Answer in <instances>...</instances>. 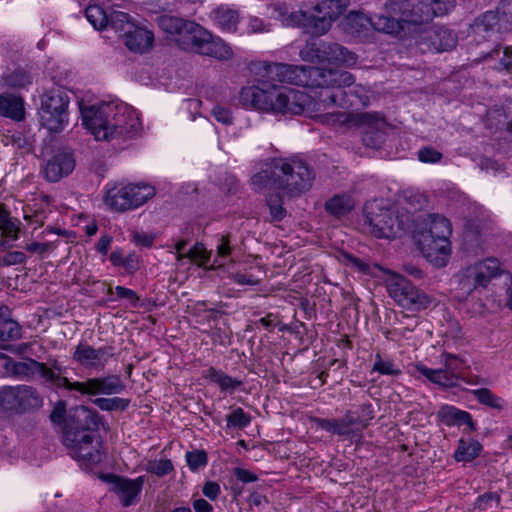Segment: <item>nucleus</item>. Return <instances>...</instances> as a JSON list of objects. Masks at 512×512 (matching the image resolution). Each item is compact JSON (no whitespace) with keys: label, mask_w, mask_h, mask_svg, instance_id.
I'll list each match as a JSON object with an SVG mask.
<instances>
[{"label":"nucleus","mask_w":512,"mask_h":512,"mask_svg":"<svg viewBox=\"0 0 512 512\" xmlns=\"http://www.w3.org/2000/svg\"><path fill=\"white\" fill-rule=\"evenodd\" d=\"M374 418V410L371 403H363L358 410L352 412L353 425L366 428L370 420Z\"/></svg>","instance_id":"obj_51"},{"label":"nucleus","mask_w":512,"mask_h":512,"mask_svg":"<svg viewBox=\"0 0 512 512\" xmlns=\"http://www.w3.org/2000/svg\"><path fill=\"white\" fill-rule=\"evenodd\" d=\"M4 82L11 88H23L31 83V76L23 69H15L4 76Z\"/></svg>","instance_id":"obj_48"},{"label":"nucleus","mask_w":512,"mask_h":512,"mask_svg":"<svg viewBox=\"0 0 512 512\" xmlns=\"http://www.w3.org/2000/svg\"><path fill=\"white\" fill-rule=\"evenodd\" d=\"M115 293L118 299L126 300L131 307H138L140 298L134 290L124 286H116Z\"/></svg>","instance_id":"obj_55"},{"label":"nucleus","mask_w":512,"mask_h":512,"mask_svg":"<svg viewBox=\"0 0 512 512\" xmlns=\"http://www.w3.org/2000/svg\"><path fill=\"white\" fill-rule=\"evenodd\" d=\"M264 69V76L269 81L304 86L311 89L322 90L325 84L336 81L333 77H338L342 82L350 81V75L331 73L329 69L313 66L268 63L265 64Z\"/></svg>","instance_id":"obj_5"},{"label":"nucleus","mask_w":512,"mask_h":512,"mask_svg":"<svg viewBox=\"0 0 512 512\" xmlns=\"http://www.w3.org/2000/svg\"><path fill=\"white\" fill-rule=\"evenodd\" d=\"M38 367V374L42 379V383L55 391L65 389L68 391H76V385L79 381L71 382L65 376L67 368L63 366L57 359L49 358L47 363L35 364Z\"/></svg>","instance_id":"obj_20"},{"label":"nucleus","mask_w":512,"mask_h":512,"mask_svg":"<svg viewBox=\"0 0 512 512\" xmlns=\"http://www.w3.org/2000/svg\"><path fill=\"white\" fill-rule=\"evenodd\" d=\"M93 403L103 411H125L130 405V400L120 397L96 398Z\"/></svg>","instance_id":"obj_45"},{"label":"nucleus","mask_w":512,"mask_h":512,"mask_svg":"<svg viewBox=\"0 0 512 512\" xmlns=\"http://www.w3.org/2000/svg\"><path fill=\"white\" fill-rule=\"evenodd\" d=\"M66 416V404L63 401L56 403L54 409L50 414V420L55 424H61L64 422Z\"/></svg>","instance_id":"obj_63"},{"label":"nucleus","mask_w":512,"mask_h":512,"mask_svg":"<svg viewBox=\"0 0 512 512\" xmlns=\"http://www.w3.org/2000/svg\"><path fill=\"white\" fill-rule=\"evenodd\" d=\"M208 39L205 40L200 49V54L209 56L220 61L228 60L232 57L231 47L221 38L213 36L208 32Z\"/></svg>","instance_id":"obj_29"},{"label":"nucleus","mask_w":512,"mask_h":512,"mask_svg":"<svg viewBox=\"0 0 512 512\" xmlns=\"http://www.w3.org/2000/svg\"><path fill=\"white\" fill-rule=\"evenodd\" d=\"M438 420L446 426H461L466 424L470 431L476 430V423L470 413L452 405H442L437 412Z\"/></svg>","instance_id":"obj_27"},{"label":"nucleus","mask_w":512,"mask_h":512,"mask_svg":"<svg viewBox=\"0 0 512 512\" xmlns=\"http://www.w3.org/2000/svg\"><path fill=\"white\" fill-rule=\"evenodd\" d=\"M44 398L39 390L27 384L0 387V418H11L39 411Z\"/></svg>","instance_id":"obj_6"},{"label":"nucleus","mask_w":512,"mask_h":512,"mask_svg":"<svg viewBox=\"0 0 512 512\" xmlns=\"http://www.w3.org/2000/svg\"><path fill=\"white\" fill-rule=\"evenodd\" d=\"M27 260L25 253L21 251L8 252L3 257H0V265L12 266L18 264H24Z\"/></svg>","instance_id":"obj_57"},{"label":"nucleus","mask_w":512,"mask_h":512,"mask_svg":"<svg viewBox=\"0 0 512 512\" xmlns=\"http://www.w3.org/2000/svg\"><path fill=\"white\" fill-rule=\"evenodd\" d=\"M372 372L390 376H398L401 374V370L395 365L393 360L383 359L379 353L375 355Z\"/></svg>","instance_id":"obj_47"},{"label":"nucleus","mask_w":512,"mask_h":512,"mask_svg":"<svg viewBox=\"0 0 512 512\" xmlns=\"http://www.w3.org/2000/svg\"><path fill=\"white\" fill-rule=\"evenodd\" d=\"M269 207L271 221H281L285 218L287 212L283 207V200L279 194H270L266 198Z\"/></svg>","instance_id":"obj_46"},{"label":"nucleus","mask_w":512,"mask_h":512,"mask_svg":"<svg viewBox=\"0 0 512 512\" xmlns=\"http://www.w3.org/2000/svg\"><path fill=\"white\" fill-rule=\"evenodd\" d=\"M314 178L313 168L299 157H279L270 159L265 169L254 174L251 184L256 190L270 186L295 197L307 192Z\"/></svg>","instance_id":"obj_2"},{"label":"nucleus","mask_w":512,"mask_h":512,"mask_svg":"<svg viewBox=\"0 0 512 512\" xmlns=\"http://www.w3.org/2000/svg\"><path fill=\"white\" fill-rule=\"evenodd\" d=\"M98 426V413L86 406H79L72 411L64 428V445L73 458L86 465L98 464L103 459Z\"/></svg>","instance_id":"obj_3"},{"label":"nucleus","mask_w":512,"mask_h":512,"mask_svg":"<svg viewBox=\"0 0 512 512\" xmlns=\"http://www.w3.org/2000/svg\"><path fill=\"white\" fill-rule=\"evenodd\" d=\"M35 364H41V362L32 358H28L26 362H18L12 359V361L4 363V368L13 376L30 378L38 373V367Z\"/></svg>","instance_id":"obj_37"},{"label":"nucleus","mask_w":512,"mask_h":512,"mask_svg":"<svg viewBox=\"0 0 512 512\" xmlns=\"http://www.w3.org/2000/svg\"><path fill=\"white\" fill-rule=\"evenodd\" d=\"M227 428L244 429L251 422V417L242 408H235L226 416Z\"/></svg>","instance_id":"obj_49"},{"label":"nucleus","mask_w":512,"mask_h":512,"mask_svg":"<svg viewBox=\"0 0 512 512\" xmlns=\"http://www.w3.org/2000/svg\"><path fill=\"white\" fill-rule=\"evenodd\" d=\"M70 98L68 93L61 87H54L41 96L39 110L40 120L43 127L50 132H60L68 121L67 109Z\"/></svg>","instance_id":"obj_11"},{"label":"nucleus","mask_w":512,"mask_h":512,"mask_svg":"<svg viewBox=\"0 0 512 512\" xmlns=\"http://www.w3.org/2000/svg\"><path fill=\"white\" fill-rule=\"evenodd\" d=\"M387 278L385 286L389 296L397 305L410 312H418L428 308L431 299L424 292L414 286L403 275L394 271H385Z\"/></svg>","instance_id":"obj_9"},{"label":"nucleus","mask_w":512,"mask_h":512,"mask_svg":"<svg viewBox=\"0 0 512 512\" xmlns=\"http://www.w3.org/2000/svg\"><path fill=\"white\" fill-rule=\"evenodd\" d=\"M329 72L350 75V81L342 82L338 77H334L336 81L325 84L324 88L319 90V104L323 105V110L332 107L350 109L367 105L369 98L362 93L361 87L349 91L344 90L345 87H350L355 81L350 72L338 69H329Z\"/></svg>","instance_id":"obj_8"},{"label":"nucleus","mask_w":512,"mask_h":512,"mask_svg":"<svg viewBox=\"0 0 512 512\" xmlns=\"http://www.w3.org/2000/svg\"><path fill=\"white\" fill-rule=\"evenodd\" d=\"M0 232L2 238L17 240L20 228L16 221L10 217V213L0 206Z\"/></svg>","instance_id":"obj_42"},{"label":"nucleus","mask_w":512,"mask_h":512,"mask_svg":"<svg viewBox=\"0 0 512 512\" xmlns=\"http://www.w3.org/2000/svg\"><path fill=\"white\" fill-rule=\"evenodd\" d=\"M208 38L206 29L193 21H189L181 36L177 39V45L184 51L200 54L201 46Z\"/></svg>","instance_id":"obj_24"},{"label":"nucleus","mask_w":512,"mask_h":512,"mask_svg":"<svg viewBox=\"0 0 512 512\" xmlns=\"http://www.w3.org/2000/svg\"><path fill=\"white\" fill-rule=\"evenodd\" d=\"M186 258H189L192 261H199L204 264L207 260L206 250L203 244L196 243L189 251L186 253Z\"/></svg>","instance_id":"obj_60"},{"label":"nucleus","mask_w":512,"mask_h":512,"mask_svg":"<svg viewBox=\"0 0 512 512\" xmlns=\"http://www.w3.org/2000/svg\"><path fill=\"white\" fill-rule=\"evenodd\" d=\"M348 0H324L317 4L314 8L316 12L321 13L327 20L333 23L347 9Z\"/></svg>","instance_id":"obj_35"},{"label":"nucleus","mask_w":512,"mask_h":512,"mask_svg":"<svg viewBox=\"0 0 512 512\" xmlns=\"http://www.w3.org/2000/svg\"><path fill=\"white\" fill-rule=\"evenodd\" d=\"M22 333V326L16 320L0 322V343L20 340Z\"/></svg>","instance_id":"obj_43"},{"label":"nucleus","mask_w":512,"mask_h":512,"mask_svg":"<svg viewBox=\"0 0 512 512\" xmlns=\"http://www.w3.org/2000/svg\"><path fill=\"white\" fill-rule=\"evenodd\" d=\"M378 121V118L371 113H361L356 115V122L360 125L367 126L363 132L362 141L363 144L370 148H379L383 141V133L379 130L374 129V124Z\"/></svg>","instance_id":"obj_28"},{"label":"nucleus","mask_w":512,"mask_h":512,"mask_svg":"<svg viewBox=\"0 0 512 512\" xmlns=\"http://www.w3.org/2000/svg\"><path fill=\"white\" fill-rule=\"evenodd\" d=\"M481 451L482 445L478 441L473 440L467 443L465 440L460 439L453 457L457 462H470L478 457Z\"/></svg>","instance_id":"obj_39"},{"label":"nucleus","mask_w":512,"mask_h":512,"mask_svg":"<svg viewBox=\"0 0 512 512\" xmlns=\"http://www.w3.org/2000/svg\"><path fill=\"white\" fill-rule=\"evenodd\" d=\"M365 223L370 232L377 238H392L396 236L398 219L394 212L382 206L377 201L367 202L364 206Z\"/></svg>","instance_id":"obj_15"},{"label":"nucleus","mask_w":512,"mask_h":512,"mask_svg":"<svg viewBox=\"0 0 512 512\" xmlns=\"http://www.w3.org/2000/svg\"><path fill=\"white\" fill-rule=\"evenodd\" d=\"M202 492L210 500H216L221 493L220 485L217 482L208 481L204 484Z\"/></svg>","instance_id":"obj_64"},{"label":"nucleus","mask_w":512,"mask_h":512,"mask_svg":"<svg viewBox=\"0 0 512 512\" xmlns=\"http://www.w3.org/2000/svg\"><path fill=\"white\" fill-rule=\"evenodd\" d=\"M134 22L130 15L123 11L113 10L108 15L107 28L110 27L120 36H124L130 29H133Z\"/></svg>","instance_id":"obj_36"},{"label":"nucleus","mask_w":512,"mask_h":512,"mask_svg":"<svg viewBox=\"0 0 512 512\" xmlns=\"http://www.w3.org/2000/svg\"><path fill=\"white\" fill-rule=\"evenodd\" d=\"M83 125L96 140L128 139L141 128L136 112L124 103L108 102L99 106H82Z\"/></svg>","instance_id":"obj_1"},{"label":"nucleus","mask_w":512,"mask_h":512,"mask_svg":"<svg viewBox=\"0 0 512 512\" xmlns=\"http://www.w3.org/2000/svg\"><path fill=\"white\" fill-rule=\"evenodd\" d=\"M87 20L96 30L107 28L108 15L101 7L90 5L85 10Z\"/></svg>","instance_id":"obj_44"},{"label":"nucleus","mask_w":512,"mask_h":512,"mask_svg":"<svg viewBox=\"0 0 512 512\" xmlns=\"http://www.w3.org/2000/svg\"><path fill=\"white\" fill-rule=\"evenodd\" d=\"M188 22L189 20L167 14L161 15L157 18L159 28L166 34L170 35L176 43Z\"/></svg>","instance_id":"obj_33"},{"label":"nucleus","mask_w":512,"mask_h":512,"mask_svg":"<svg viewBox=\"0 0 512 512\" xmlns=\"http://www.w3.org/2000/svg\"><path fill=\"white\" fill-rule=\"evenodd\" d=\"M0 117L9 118L14 121H22L25 118V107L23 98L15 93H0Z\"/></svg>","instance_id":"obj_26"},{"label":"nucleus","mask_w":512,"mask_h":512,"mask_svg":"<svg viewBox=\"0 0 512 512\" xmlns=\"http://www.w3.org/2000/svg\"><path fill=\"white\" fill-rule=\"evenodd\" d=\"M173 470V464L169 459L152 460L147 464V471L159 477H163Z\"/></svg>","instance_id":"obj_52"},{"label":"nucleus","mask_w":512,"mask_h":512,"mask_svg":"<svg viewBox=\"0 0 512 512\" xmlns=\"http://www.w3.org/2000/svg\"><path fill=\"white\" fill-rule=\"evenodd\" d=\"M301 17L302 24L308 28L312 35H323L328 32L332 25L330 20H327L321 13L316 12L315 9L310 15L301 13Z\"/></svg>","instance_id":"obj_34"},{"label":"nucleus","mask_w":512,"mask_h":512,"mask_svg":"<svg viewBox=\"0 0 512 512\" xmlns=\"http://www.w3.org/2000/svg\"><path fill=\"white\" fill-rule=\"evenodd\" d=\"M441 363L446 373L452 378V381L457 385L460 370L465 365V360L459 355L449 352H443L440 356Z\"/></svg>","instance_id":"obj_41"},{"label":"nucleus","mask_w":512,"mask_h":512,"mask_svg":"<svg viewBox=\"0 0 512 512\" xmlns=\"http://www.w3.org/2000/svg\"><path fill=\"white\" fill-rule=\"evenodd\" d=\"M450 221L439 214H429L423 230L416 234L420 250L427 258H438L450 253Z\"/></svg>","instance_id":"obj_7"},{"label":"nucleus","mask_w":512,"mask_h":512,"mask_svg":"<svg viewBox=\"0 0 512 512\" xmlns=\"http://www.w3.org/2000/svg\"><path fill=\"white\" fill-rule=\"evenodd\" d=\"M186 461L192 471L207 465V454L204 450H193L186 453Z\"/></svg>","instance_id":"obj_53"},{"label":"nucleus","mask_w":512,"mask_h":512,"mask_svg":"<svg viewBox=\"0 0 512 512\" xmlns=\"http://www.w3.org/2000/svg\"><path fill=\"white\" fill-rule=\"evenodd\" d=\"M416 370L430 382L442 387H454L455 383L452 378L446 373L444 368L431 369L423 364L416 365Z\"/></svg>","instance_id":"obj_40"},{"label":"nucleus","mask_w":512,"mask_h":512,"mask_svg":"<svg viewBox=\"0 0 512 512\" xmlns=\"http://www.w3.org/2000/svg\"><path fill=\"white\" fill-rule=\"evenodd\" d=\"M416 44L423 53L446 52L455 48L457 35L444 26H432L420 32Z\"/></svg>","instance_id":"obj_16"},{"label":"nucleus","mask_w":512,"mask_h":512,"mask_svg":"<svg viewBox=\"0 0 512 512\" xmlns=\"http://www.w3.org/2000/svg\"><path fill=\"white\" fill-rule=\"evenodd\" d=\"M75 387L77 392L88 396L118 394L125 389V385L118 375L88 378L84 382H79Z\"/></svg>","instance_id":"obj_22"},{"label":"nucleus","mask_w":512,"mask_h":512,"mask_svg":"<svg viewBox=\"0 0 512 512\" xmlns=\"http://www.w3.org/2000/svg\"><path fill=\"white\" fill-rule=\"evenodd\" d=\"M318 426L340 436L349 435L353 426L352 412L348 411L341 419H317Z\"/></svg>","instance_id":"obj_31"},{"label":"nucleus","mask_w":512,"mask_h":512,"mask_svg":"<svg viewBox=\"0 0 512 512\" xmlns=\"http://www.w3.org/2000/svg\"><path fill=\"white\" fill-rule=\"evenodd\" d=\"M443 155L433 147L426 146L418 151V159L423 163H438Z\"/></svg>","instance_id":"obj_56"},{"label":"nucleus","mask_w":512,"mask_h":512,"mask_svg":"<svg viewBox=\"0 0 512 512\" xmlns=\"http://www.w3.org/2000/svg\"><path fill=\"white\" fill-rule=\"evenodd\" d=\"M495 25L500 31H512V0H500L495 11H487L477 18L474 30L480 34L493 30Z\"/></svg>","instance_id":"obj_18"},{"label":"nucleus","mask_w":512,"mask_h":512,"mask_svg":"<svg viewBox=\"0 0 512 512\" xmlns=\"http://www.w3.org/2000/svg\"><path fill=\"white\" fill-rule=\"evenodd\" d=\"M427 2L430 4L433 18L447 15L455 7L454 0H427Z\"/></svg>","instance_id":"obj_54"},{"label":"nucleus","mask_w":512,"mask_h":512,"mask_svg":"<svg viewBox=\"0 0 512 512\" xmlns=\"http://www.w3.org/2000/svg\"><path fill=\"white\" fill-rule=\"evenodd\" d=\"M232 472L236 479L242 483H251L258 480V476L256 474L244 468L235 467Z\"/></svg>","instance_id":"obj_62"},{"label":"nucleus","mask_w":512,"mask_h":512,"mask_svg":"<svg viewBox=\"0 0 512 512\" xmlns=\"http://www.w3.org/2000/svg\"><path fill=\"white\" fill-rule=\"evenodd\" d=\"M473 395L481 404L498 410H501L503 408V400L496 396L495 394H493L487 388H480L474 390Z\"/></svg>","instance_id":"obj_50"},{"label":"nucleus","mask_w":512,"mask_h":512,"mask_svg":"<svg viewBox=\"0 0 512 512\" xmlns=\"http://www.w3.org/2000/svg\"><path fill=\"white\" fill-rule=\"evenodd\" d=\"M232 247L231 240L229 235H222L219 238V242L217 244V254L221 258H227L231 255Z\"/></svg>","instance_id":"obj_61"},{"label":"nucleus","mask_w":512,"mask_h":512,"mask_svg":"<svg viewBox=\"0 0 512 512\" xmlns=\"http://www.w3.org/2000/svg\"><path fill=\"white\" fill-rule=\"evenodd\" d=\"M99 478L112 485L111 490L117 495L123 507H129L138 502V496L142 491L144 480L142 477L128 479L115 474H101Z\"/></svg>","instance_id":"obj_19"},{"label":"nucleus","mask_w":512,"mask_h":512,"mask_svg":"<svg viewBox=\"0 0 512 512\" xmlns=\"http://www.w3.org/2000/svg\"><path fill=\"white\" fill-rule=\"evenodd\" d=\"M74 168L75 159L72 152L59 150L47 160L43 167V174L48 182L54 183L68 176Z\"/></svg>","instance_id":"obj_23"},{"label":"nucleus","mask_w":512,"mask_h":512,"mask_svg":"<svg viewBox=\"0 0 512 512\" xmlns=\"http://www.w3.org/2000/svg\"><path fill=\"white\" fill-rule=\"evenodd\" d=\"M155 238V235L152 233L134 231L132 234L133 243L146 248L153 246Z\"/></svg>","instance_id":"obj_59"},{"label":"nucleus","mask_w":512,"mask_h":512,"mask_svg":"<svg viewBox=\"0 0 512 512\" xmlns=\"http://www.w3.org/2000/svg\"><path fill=\"white\" fill-rule=\"evenodd\" d=\"M300 57L306 62L345 66H352L357 61L356 55L344 46L317 38L307 40L305 46L300 50Z\"/></svg>","instance_id":"obj_10"},{"label":"nucleus","mask_w":512,"mask_h":512,"mask_svg":"<svg viewBox=\"0 0 512 512\" xmlns=\"http://www.w3.org/2000/svg\"><path fill=\"white\" fill-rule=\"evenodd\" d=\"M314 97L301 90L281 88L279 103L281 107L278 113L300 115L305 110H320L323 105L319 104V91H314Z\"/></svg>","instance_id":"obj_17"},{"label":"nucleus","mask_w":512,"mask_h":512,"mask_svg":"<svg viewBox=\"0 0 512 512\" xmlns=\"http://www.w3.org/2000/svg\"><path fill=\"white\" fill-rule=\"evenodd\" d=\"M501 264L497 258L489 257L467 267L457 275L458 290L464 297L479 288L485 289L493 278L502 274Z\"/></svg>","instance_id":"obj_12"},{"label":"nucleus","mask_w":512,"mask_h":512,"mask_svg":"<svg viewBox=\"0 0 512 512\" xmlns=\"http://www.w3.org/2000/svg\"><path fill=\"white\" fill-rule=\"evenodd\" d=\"M279 97L281 88L265 80L243 87L239 93V101L243 106L273 113H278L281 107Z\"/></svg>","instance_id":"obj_14"},{"label":"nucleus","mask_w":512,"mask_h":512,"mask_svg":"<svg viewBox=\"0 0 512 512\" xmlns=\"http://www.w3.org/2000/svg\"><path fill=\"white\" fill-rule=\"evenodd\" d=\"M154 195L155 188L147 184L115 186L107 191L105 203L116 212H124L143 205Z\"/></svg>","instance_id":"obj_13"},{"label":"nucleus","mask_w":512,"mask_h":512,"mask_svg":"<svg viewBox=\"0 0 512 512\" xmlns=\"http://www.w3.org/2000/svg\"><path fill=\"white\" fill-rule=\"evenodd\" d=\"M114 356L113 346L106 345L94 348L91 345L80 343L77 345L72 358L85 369H103L108 358Z\"/></svg>","instance_id":"obj_21"},{"label":"nucleus","mask_w":512,"mask_h":512,"mask_svg":"<svg viewBox=\"0 0 512 512\" xmlns=\"http://www.w3.org/2000/svg\"><path fill=\"white\" fill-rule=\"evenodd\" d=\"M353 207V200L347 195H335L325 203L326 211L335 217L347 215Z\"/></svg>","instance_id":"obj_38"},{"label":"nucleus","mask_w":512,"mask_h":512,"mask_svg":"<svg viewBox=\"0 0 512 512\" xmlns=\"http://www.w3.org/2000/svg\"><path fill=\"white\" fill-rule=\"evenodd\" d=\"M202 377L218 385L220 390L224 392L232 393L243 385L242 380L233 378L222 370H217L212 366L202 372Z\"/></svg>","instance_id":"obj_30"},{"label":"nucleus","mask_w":512,"mask_h":512,"mask_svg":"<svg viewBox=\"0 0 512 512\" xmlns=\"http://www.w3.org/2000/svg\"><path fill=\"white\" fill-rule=\"evenodd\" d=\"M427 0H389L384 4V12L369 17L371 26L382 33L398 36L403 24L421 25L433 19V12Z\"/></svg>","instance_id":"obj_4"},{"label":"nucleus","mask_w":512,"mask_h":512,"mask_svg":"<svg viewBox=\"0 0 512 512\" xmlns=\"http://www.w3.org/2000/svg\"><path fill=\"white\" fill-rule=\"evenodd\" d=\"M123 37L126 47L134 53L149 52L154 44L153 32L135 24L133 29H130V32H127Z\"/></svg>","instance_id":"obj_25"},{"label":"nucleus","mask_w":512,"mask_h":512,"mask_svg":"<svg viewBox=\"0 0 512 512\" xmlns=\"http://www.w3.org/2000/svg\"><path fill=\"white\" fill-rule=\"evenodd\" d=\"M211 113L218 122H221L225 125H230L233 122V116L229 108L215 105L212 108Z\"/></svg>","instance_id":"obj_58"},{"label":"nucleus","mask_w":512,"mask_h":512,"mask_svg":"<svg viewBox=\"0 0 512 512\" xmlns=\"http://www.w3.org/2000/svg\"><path fill=\"white\" fill-rule=\"evenodd\" d=\"M212 18L222 29L235 31L239 21V14L237 10L221 5L212 11Z\"/></svg>","instance_id":"obj_32"}]
</instances>
